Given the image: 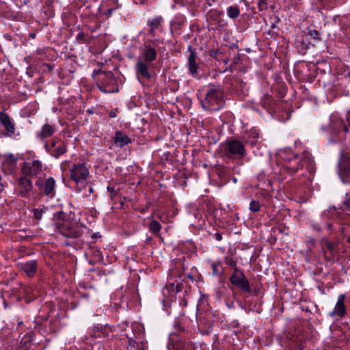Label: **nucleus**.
Returning a JSON list of instances; mask_svg holds the SVG:
<instances>
[{
	"mask_svg": "<svg viewBox=\"0 0 350 350\" xmlns=\"http://www.w3.org/2000/svg\"><path fill=\"white\" fill-rule=\"evenodd\" d=\"M204 93V98L201 101L204 109L217 111L222 108L224 101L223 93L219 86H209L202 90Z\"/></svg>",
	"mask_w": 350,
	"mask_h": 350,
	"instance_id": "obj_1",
	"label": "nucleus"
},
{
	"mask_svg": "<svg viewBox=\"0 0 350 350\" xmlns=\"http://www.w3.org/2000/svg\"><path fill=\"white\" fill-rule=\"evenodd\" d=\"M92 77L97 83L98 89L102 92L113 93L118 92L117 80L111 72L99 68L94 70Z\"/></svg>",
	"mask_w": 350,
	"mask_h": 350,
	"instance_id": "obj_2",
	"label": "nucleus"
},
{
	"mask_svg": "<svg viewBox=\"0 0 350 350\" xmlns=\"http://www.w3.org/2000/svg\"><path fill=\"white\" fill-rule=\"evenodd\" d=\"M15 191L18 196L28 200L37 201L38 196L33 193V183L31 178L22 174L16 179Z\"/></svg>",
	"mask_w": 350,
	"mask_h": 350,
	"instance_id": "obj_3",
	"label": "nucleus"
},
{
	"mask_svg": "<svg viewBox=\"0 0 350 350\" xmlns=\"http://www.w3.org/2000/svg\"><path fill=\"white\" fill-rule=\"evenodd\" d=\"M223 146L224 154L228 158L241 159L245 156V146L238 140H230L224 144Z\"/></svg>",
	"mask_w": 350,
	"mask_h": 350,
	"instance_id": "obj_4",
	"label": "nucleus"
},
{
	"mask_svg": "<svg viewBox=\"0 0 350 350\" xmlns=\"http://www.w3.org/2000/svg\"><path fill=\"white\" fill-rule=\"evenodd\" d=\"M89 177V168L84 163L73 164L70 169V178L77 184L85 183Z\"/></svg>",
	"mask_w": 350,
	"mask_h": 350,
	"instance_id": "obj_5",
	"label": "nucleus"
},
{
	"mask_svg": "<svg viewBox=\"0 0 350 350\" xmlns=\"http://www.w3.org/2000/svg\"><path fill=\"white\" fill-rule=\"evenodd\" d=\"M42 172L43 165L38 160L25 162L21 168V174L29 178L38 177Z\"/></svg>",
	"mask_w": 350,
	"mask_h": 350,
	"instance_id": "obj_6",
	"label": "nucleus"
},
{
	"mask_svg": "<svg viewBox=\"0 0 350 350\" xmlns=\"http://www.w3.org/2000/svg\"><path fill=\"white\" fill-rule=\"evenodd\" d=\"M230 282L243 291L250 293L251 288L242 271L235 269L230 278Z\"/></svg>",
	"mask_w": 350,
	"mask_h": 350,
	"instance_id": "obj_7",
	"label": "nucleus"
},
{
	"mask_svg": "<svg viewBox=\"0 0 350 350\" xmlns=\"http://www.w3.org/2000/svg\"><path fill=\"white\" fill-rule=\"evenodd\" d=\"M157 51L149 44H144L140 48L139 59L140 62L137 66H144V63H150L156 59Z\"/></svg>",
	"mask_w": 350,
	"mask_h": 350,
	"instance_id": "obj_8",
	"label": "nucleus"
},
{
	"mask_svg": "<svg viewBox=\"0 0 350 350\" xmlns=\"http://www.w3.org/2000/svg\"><path fill=\"white\" fill-rule=\"evenodd\" d=\"M44 147L46 151L55 157H59L66 152V146L57 138L52 139L50 143L46 142Z\"/></svg>",
	"mask_w": 350,
	"mask_h": 350,
	"instance_id": "obj_9",
	"label": "nucleus"
},
{
	"mask_svg": "<svg viewBox=\"0 0 350 350\" xmlns=\"http://www.w3.org/2000/svg\"><path fill=\"white\" fill-rule=\"evenodd\" d=\"M339 175L343 184H347L346 178L350 174V155L344 154L341 157L339 163Z\"/></svg>",
	"mask_w": 350,
	"mask_h": 350,
	"instance_id": "obj_10",
	"label": "nucleus"
},
{
	"mask_svg": "<svg viewBox=\"0 0 350 350\" xmlns=\"http://www.w3.org/2000/svg\"><path fill=\"white\" fill-rule=\"evenodd\" d=\"M35 185L40 189H43L44 193L46 196H47L50 198H52L55 196V181L53 178L50 177L48 179H46L44 184H43L42 180L40 178L38 180H36Z\"/></svg>",
	"mask_w": 350,
	"mask_h": 350,
	"instance_id": "obj_11",
	"label": "nucleus"
},
{
	"mask_svg": "<svg viewBox=\"0 0 350 350\" xmlns=\"http://www.w3.org/2000/svg\"><path fill=\"white\" fill-rule=\"evenodd\" d=\"M345 299L346 296L344 294H341L338 297V300L334 310L329 313L330 317H336L339 319H342L346 314L347 309L345 305Z\"/></svg>",
	"mask_w": 350,
	"mask_h": 350,
	"instance_id": "obj_12",
	"label": "nucleus"
},
{
	"mask_svg": "<svg viewBox=\"0 0 350 350\" xmlns=\"http://www.w3.org/2000/svg\"><path fill=\"white\" fill-rule=\"evenodd\" d=\"M287 163L284 165V167L290 173H295L298 170L304 167V161H301L299 158L294 155L293 158H286Z\"/></svg>",
	"mask_w": 350,
	"mask_h": 350,
	"instance_id": "obj_13",
	"label": "nucleus"
},
{
	"mask_svg": "<svg viewBox=\"0 0 350 350\" xmlns=\"http://www.w3.org/2000/svg\"><path fill=\"white\" fill-rule=\"evenodd\" d=\"M56 127L55 124L46 123L41 127V129L36 133V137L41 141L51 137L55 132Z\"/></svg>",
	"mask_w": 350,
	"mask_h": 350,
	"instance_id": "obj_14",
	"label": "nucleus"
},
{
	"mask_svg": "<svg viewBox=\"0 0 350 350\" xmlns=\"http://www.w3.org/2000/svg\"><path fill=\"white\" fill-rule=\"evenodd\" d=\"M17 158L12 154H8L3 157L2 167L8 173H12L17 164Z\"/></svg>",
	"mask_w": 350,
	"mask_h": 350,
	"instance_id": "obj_15",
	"label": "nucleus"
},
{
	"mask_svg": "<svg viewBox=\"0 0 350 350\" xmlns=\"http://www.w3.org/2000/svg\"><path fill=\"white\" fill-rule=\"evenodd\" d=\"M18 267L23 271L27 275L33 277L37 271L38 263L36 260H30L19 263Z\"/></svg>",
	"mask_w": 350,
	"mask_h": 350,
	"instance_id": "obj_16",
	"label": "nucleus"
},
{
	"mask_svg": "<svg viewBox=\"0 0 350 350\" xmlns=\"http://www.w3.org/2000/svg\"><path fill=\"white\" fill-rule=\"evenodd\" d=\"M150 67H137V77L141 83L153 77L154 73L150 70Z\"/></svg>",
	"mask_w": 350,
	"mask_h": 350,
	"instance_id": "obj_17",
	"label": "nucleus"
},
{
	"mask_svg": "<svg viewBox=\"0 0 350 350\" xmlns=\"http://www.w3.org/2000/svg\"><path fill=\"white\" fill-rule=\"evenodd\" d=\"M60 231L64 236L68 237H77L81 234V230L73 226H64L60 228Z\"/></svg>",
	"mask_w": 350,
	"mask_h": 350,
	"instance_id": "obj_18",
	"label": "nucleus"
},
{
	"mask_svg": "<svg viewBox=\"0 0 350 350\" xmlns=\"http://www.w3.org/2000/svg\"><path fill=\"white\" fill-rule=\"evenodd\" d=\"M0 122L4 126V128L10 133H14L15 129L10 118L5 113L0 112Z\"/></svg>",
	"mask_w": 350,
	"mask_h": 350,
	"instance_id": "obj_19",
	"label": "nucleus"
},
{
	"mask_svg": "<svg viewBox=\"0 0 350 350\" xmlns=\"http://www.w3.org/2000/svg\"><path fill=\"white\" fill-rule=\"evenodd\" d=\"M260 133L256 129H252L247 133V142L251 146H254L258 140Z\"/></svg>",
	"mask_w": 350,
	"mask_h": 350,
	"instance_id": "obj_20",
	"label": "nucleus"
},
{
	"mask_svg": "<svg viewBox=\"0 0 350 350\" xmlns=\"http://www.w3.org/2000/svg\"><path fill=\"white\" fill-rule=\"evenodd\" d=\"M131 142L130 139L127 135L121 133L117 132L115 137V143L118 146L122 147L124 145H127Z\"/></svg>",
	"mask_w": 350,
	"mask_h": 350,
	"instance_id": "obj_21",
	"label": "nucleus"
},
{
	"mask_svg": "<svg viewBox=\"0 0 350 350\" xmlns=\"http://www.w3.org/2000/svg\"><path fill=\"white\" fill-rule=\"evenodd\" d=\"M163 21L162 17L161 16H157L154 18H152L149 23L148 25L150 27V34L152 36H154V31L159 28L161 26V22Z\"/></svg>",
	"mask_w": 350,
	"mask_h": 350,
	"instance_id": "obj_22",
	"label": "nucleus"
},
{
	"mask_svg": "<svg viewBox=\"0 0 350 350\" xmlns=\"http://www.w3.org/2000/svg\"><path fill=\"white\" fill-rule=\"evenodd\" d=\"M240 14L239 8L238 6H230L227 9V15L231 18H236Z\"/></svg>",
	"mask_w": 350,
	"mask_h": 350,
	"instance_id": "obj_23",
	"label": "nucleus"
},
{
	"mask_svg": "<svg viewBox=\"0 0 350 350\" xmlns=\"http://www.w3.org/2000/svg\"><path fill=\"white\" fill-rule=\"evenodd\" d=\"M161 228V226L157 221L154 220L150 223L149 229L152 232L159 234Z\"/></svg>",
	"mask_w": 350,
	"mask_h": 350,
	"instance_id": "obj_24",
	"label": "nucleus"
},
{
	"mask_svg": "<svg viewBox=\"0 0 350 350\" xmlns=\"http://www.w3.org/2000/svg\"><path fill=\"white\" fill-rule=\"evenodd\" d=\"M261 205L260 203L258 201L252 200L250 203V210L252 212H258L260 209Z\"/></svg>",
	"mask_w": 350,
	"mask_h": 350,
	"instance_id": "obj_25",
	"label": "nucleus"
},
{
	"mask_svg": "<svg viewBox=\"0 0 350 350\" xmlns=\"http://www.w3.org/2000/svg\"><path fill=\"white\" fill-rule=\"evenodd\" d=\"M190 53L188 57V61H189V66H197L196 62V53L191 50V47H189Z\"/></svg>",
	"mask_w": 350,
	"mask_h": 350,
	"instance_id": "obj_26",
	"label": "nucleus"
},
{
	"mask_svg": "<svg viewBox=\"0 0 350 350\" xmlns=\"http://www.w3.org/2000/svg\"><path fill=\"white\" fill-rule=\"evenodd\" d=\"M137 343L133 339H129V343L127 346V350H137Z\"/></svg>",
	"mask_w": 350,
	"mask_h": 350,
	"instance_id": "obj_27",
	"label": "nucleus"
},
{
	"mask_svg": "<svg viewBox=\"0 0 350 350\" xmlns=\"http://www.w3.org/2000/svg\"><path fill=\"white\" fill-rule=\"evenodd\" d=\"M199 67H189V73L194 77L200 78V75H198Z\"/></svg>",
	"mask_w": 350,
	"mask_h": 350,
	"instance_id": "obj_28",
	"label": "nucleus"
},
{
	"mask_svg": "<svg viewBox=\"0 0 350 350\" xmlns=\"http://www.w3.org/2000/svg\"><path fill=\"white\" fill-rule=\"evenodd\" d=\"M346 200L343 202L344 210L350 211V196H348V193H346Z\"/></svg>",
	"mask_w": 350,
	"mask_h": 350,
	"instance_id": "obj_29",
	"label": "nucleus"
},
{
	"mask_svg": "<svg viewBox=\"0 0 350 350\" xmlns=\"http://www.w3.org/2000/svg\"><path fill=\"white\" fill-rule=\"evenodd\" d=\"M42 215V209H35L34 211V217L36 219H40Z\"/></svg>",
	"mask_w": 350,
	"mask_h": 350,
	"instance_id": "obj_30",
	"label": "nucleus"
},
{
	"mask_svg": "<svg viewBox=\"0 0 350 350\" xmlns=\"http://www.w3.org/2000/svg\"><path fill=\"white\" fill-rule=\"evenodd\" d=\"M109 117H111V118H115V117H116V116H117V111H116V110L111 111L109 113Z\"/></svg>",
	"mask_w": 350,
	"mask_h": 350,
	"instance_id": "obj_31",
	"label": "nucleus"
},
{
	"mask_svg": "<svg viewBox=\"0 0 350 350\" xmlns=\"http://www.w3.org/2000/svg\"><path fill=\"white\" fill-rule=\"evenodd\" d=\"M215 238L217 241H221L222 239V236L220 233L217 232L215 234Z\"/></svg>",
	"mask_w": 350,
	"mask_h": 350,
	"instance_id": "obj_32",
	"label": "nucleus"
},
{
	"mask_svg": "<svg viewBox=\"0 0 350 350\" xmlns=\"http://www.w3.org/2000/svg\"><path fill=\"white\" fill-rule=\"evenodd\" d=\"M347 121L349 122V124H350V111L347 114Z\"/></svg>",
	"mask_w": 350,
	"mask_h": 350,
	"instance_id": "obj_33",
	"label": "nucleus"
},
{
	"mask_svg": "<svg viewBox=\"0 0 350 350\" xmlns=\"http://www.w3.org/2000/svg\"><path fill=\"white\" fill-rule=\"evenodd\" d=\"M217 53H218V52H217V51H216V52H213V53L211 54V56H215V57H217Z\"/></svg>",
	"mask_w": 350,
	"mask_h": 350,
	"instance_id": "obj_34",
	"label": "nucleus"
},
{
	"mask_svg": "<svg viewBox=\"0 0 350 350\" xmlns=\"http://www.w3.org/2000/svg\"><path fill=\"white\" fill-rule=\"evenodd\" d=\"M212 267H213V269L214 272H215V270H216V265H215V264H213V265H212Z\"/></svg>",
	"mask_w": 350,
	"mask_h": 350,
	"instance_id": "obj_35",
	"label": "nucleus"
},
{
	"mask_svg": "<svg viewBox=\"0 0 350 350\" xmlns=\"http://www.w3.org/2000/svg\"><path fill=\"white\" fill-rule=\"evenodd\" d=\"M112 11H113V10H112V9H109V10H108V12H109V14H111V13H112Z\"/></svg>",
	"mask_w": 350,
	"mask_h": 350,
	"instance_id": "obj_36",
	"label": "nucleus"
},
{
	"mask_svg": "<svg viewBox=\"0 0 350 350\" xmlns=\"http://www.w3.org/2000/svg\"><path fill=\"white\" fill-rule=\"evenodd\" d=\"M314 35H317L318 34V32L317 31L314 30Z\"/></svg>",
	"mask_w": 350,
	"mask_h": 350,
	"instance_id": "obj_37",
	"label": "nucleus"
},
{
	"mask_svg": "<svg viewBox=\"0 0 350 350\" xmlns=\"http://www.w3.org/2000/svg\"><path fill=\"white\" fill-rule=\"evenodd\" d=\"M314 35H317L318 34V32L317 31L314 30Z\"/></svg>",
	"mask_w": 350,
	"mask_h": 350,
	"instance_id": "obj_38",
	"label": "nucleus"
},
{
	"mask_svg": "<svg viewBox=\"0 0 350 350\" xmlns=\"http://www.w3.org/2000/svg\"><path fill=\"white\" fill-rule=\"evenodd\" d=\"M348 131L347 128L345 127V131Z\"/></svg>",
	"mask_w": 350,
	"mask_h": 350,
	"instance_id": "obj_39",
	"label": "nucleus"
}]
</instances>
